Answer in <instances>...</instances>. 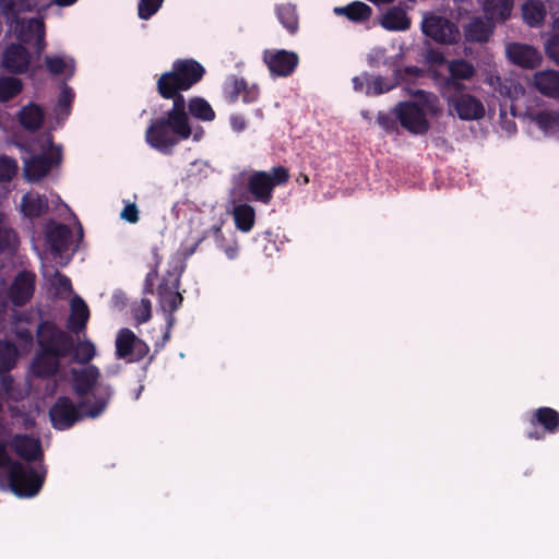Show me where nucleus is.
<instances>
[{
  "instance_id": "42",
  "label": "nucleus",
  "mask_w": 559,
  "mask_h": 559,
  "mask_svg": "<svg viewBox=\"0 0 559 559\" xmlns=\"http://www.w3.org/2000/svg\"><path fill=\"white\" fill-rule=\"evenodd\" d=\"M164 0H140L138 15L141 20H148L162 8Z\"/></svg>"
},
{
  "instance_id": "45",
  "label": "nucleus",
  "mask_w": 559,
  "mask_h": 559,
  "mask_svg": "<svg viewBox=\"0 0 559 559\" xmlns=\"http://www.w3.org/2000/svg\"><path fill=\"white\" fill-rule=\"evenodd\" d=\"M45 64H46L48 72L53 75H60V74L64 73V71L67 69L66 61L61 57H58V56H52V57L47 56L45 58Z\"/></svg>"
},
{
  "instance_id": "10",
  "label": "nucleus",
  "mask_w": 559,
  "mask_h": 559,
  "mask_svg": "<svg viewBox=\"0 0 559 559\" xmlns=\"http://www.w3.org/2000/svg\"><path fill=\"white\" fill-rule=\"evenodd\" d=\"M530 424L533 427L526 432L531 440H544L546 435L559 432V412L548 406H542L532 412Z\"/></svg>"
},
{
  "instance_id": "47",
  "label": "nucleus",
  "mask_w": 559,
  "mask_h": 559,
  "mask_svg": "<svg viewBox=\"0 0 559 559\" xmlns=\"http://www.w3.org/2000/svg\"><path fill=\"white\" fill-rule=\"evenodd\" d=\"M397 118L393 117L390 114L379 111L377 115L378 124L388 133H393L397 131Z\"/></svg>"
},
{
  "instance_id": "58",
  "label": "nucleus",
  "mask_w": 559,
  "mask_h": 559,
  "mask_svg": "<svg viewBox=\"0 0 559 559\" xmlns=\"http://www.w3.org/2000/svg\"><path fill=\"white\" fill-rule=\"evenodd\" d=\"M16 337L19 341L26 345H32L34 342V335L29 329L22 328L16 331Z\"/></svg>"
},
{
  "instance_id": "5",
  "label": "nucleus",
  "mask_w": 559,
  "mask_h": 559,
  "mask_svg": "<svg viewBox=\"0 0 559 559\" xmlns=\"http://www.w3.org/2000/svg\"><path fill=\"white\" fill-rule=\"evenodd\" d=\"M179 276L169 272L157 287L160 307L164 311L168 312V317L163 337L159 342L155 343V352L163 348L170 338V330L175 323L174 312L181 306L183 300L179 293Z\"/></svg>"
},
{
  "instance_id": "27",
  "label": "nucleus",
  "mask_w": 559,
  "mask_h": 559,
  "mask_svg": "<svg viewBox=\"0 0 559 559\" xmlns=\"http://www.w3.org/2000/svg\"><path fill=\"white\" fill-rule=\"evenodd\" d=\"M21 209L28 218H37L48 210V199L38 193H26L22 197Z\"/></svg>"
},
{
  "instance_id": "1",
  "label": "nucleus",
  "mask_w": 559,
  "mask_h": 559,
  "mask_svg": "<svg viewBox=\"0 0 559 559\" xmlns=\"http://www.w3.org/2000/svg\"><path fill=\"white\" fill-rule=\"evenodd\" d=\"M90 319V309L86 302L75 295L70 300V314L67 320V330L60 328L52 320H41L36 328V344L34 357L31 361V372L35 378L48 380L59 374L62 361L85 365L96 356L95 344L88 340L75 341L73 334L79 335L85 331Z\"/></svg>"
},
{
  "instance_id": "17",
  "label": "nucleus",
  "mask_w": 559,
  "mask_h": 559,
  "mask_svg": "<svg viewBox=\"0 0 559 559\" xmlns=\"http://www.w3.org/2000/svg\"><path fill=\"white\" fill-rule=\"evenodd\" d=\"M86 367L82 369L72 370V388L79 397H84L97 389V381L100 377V371L95 365L85 364ZM102 383H99L100 385Z\"/></svg>"
},
{
  "instance_id": "14",
  "label": "nucleus",
  "mask_w": 559,
  "mask_h": 559,
  "mask_svg": "<svg viewBox=\"0 0 559 559\" xmlns=\"http://www.w3.org/2000/svg\"><path fill=\"white\" fill-rule=\"evenodd\" d=\"M263 59L272 74L283 78L290 75L299 63L296 52L284 49L276 51L265 50Z\"/></svg>"
},
{
  "instance_id": "50",
  "label": "nucleus",
  "mask_w": 559,
  "mask_h": 559,
  "mask_svg": "<svg viewBox=\"0 0 559 559\" xmlns=\"http://www.w3.org/2000/svg\"><path fill=\"white\" fill-rule=\"evenodd\" d=\"M260 97V88L257 84L249 85L246 81V87L241 91L242 102L246 104L254 103Z\"/></svg>"
},
{
  "instance_id": "52",
  "label": "nucleus",
  "mask_w": 559,
  "mask_h": 559,
  "mask_svg": "<svg viewBox=\"0 0 559 559\" xmlns=\"http://www.w3.org/2000/svg\"><path fill=\"white\" fill-rule=\"evenodd\" d=\"M16 460H12L8 452V444L0 441V469H9L12 467Z\"/></svg>"
},
{
  "instance_id": "6",
  "label": "nucleus",
  "mask_w": 559,
  "mask_h": 559,
  "mask_svg": "<svg viewBox=\"0 0 559 559\" xmlns=\"http://www.w3.org/2000/svg\"><path fill=\"white\" fill-rule=\"evenodd\" d=\"M289 180V171L284 166H276L270 173L263 170L253 171L247 182V189L254 201L269 204L273 199L276 186H283Z\"/></svg>"
},
{
  "instance_id": "13",
  "label": "nucleus",
  "mask_w": 559,
  "mask_h": 559,
  "mask_svg": "<svg viewBox=\"0 0 559 559\" xmlns=\"http://www.w3.org/2000/svg\"><path fill=\"white\" fill-rule=\"evenodd\" d=\"M13 21L15 22L14 31L20 44H33L36 52L41 53L46 47L45 23L36 17H32L27 22L20 17Z\"/></svg>"
},
{
  "instance_id": "54",
  "label": "nucleus",
  "mask_w": 559,
  "mask_h": 559,
  "mask_svg": "<svg viewBox=\"0 0 559 559\" xmlns=\"http://www.w3.org/2000/svg\"><path fill=\"white\" fill-rule=\"evenodd\" d=\"M230 128L233 131L239 133L247 128V120L242 115H231L229 118Z\"/></svg>"
},
{
  "instance_id": "55",
  "label": "nucleus",
  "mask_w": 559,
  "mask_h": 559,
  "mask_svg": "<svg viewBox=\"0 0 559 559\" xmlns=\"http://www.w3.org/2000/svg\"><path fill=\"white\" fill-rule=\"evenodd\" d=\"M369 81H370V75L368 73H362L361 75H358V76H354L352 82H353V87L356 92H362L364 91V87L365 85L368 86L369 84Z\"/></svg>"
},
{
  "instance_id": "31",
  "label": "nucleus",
  "mask_w": 559,
  "mask_h": 559,
  "mask_svg": "<svg viewBox=\"0 0 559 559\" xmlns=\"http://www.w3.org/2000/svg\"><path fill=\"white\" fill-rule=\"evenodd\" d=\"M19 247V237L8 218L0 213V252H14Z\"/></svg>"
},
{
  "instance_id": "2",
  "label": "nucleus",
  "mask_w": 559,
  "mask_h": 559,
  "mask_svg": "<svg viewBox=\"0 0 559 559\" xmlns=\"http://www.w3.org/2000/svg\"><path fill=\"white\" fill-rule=\"evenodd\" d=\"M192 129L186 111V99L177 98L164 116L151 121L145 131V141L154 150L170 155L181 140L191 136Z\"/></svg>"
},
{
  "instance_id": "8",
  "label": "nucleus",
  "mask_w": 559,
  "mask_h": 559,
  "mask_svg": "<svg viewBox=\"0 0 559 559\" xmlns=\"http://www.w3.org/2000/svg\"><path fill=\"white\" fill-rule=\"evenodd\" d=\"M421 31L424 35L440 45H455L461 39L459 26L445 16L438 14L426 15L421 22Z\"/></svg>"
},
{
  "instance_id": "36",
  "label": "nucleus",
  "mask_w": 559,
  "mask_h": 559,
  "mask_svg": "<svg viewBox=\"0 0 559 559\" xmlns=\"http://www.w3.org/2000/svg\"><path fill=\"white\" fill-rule=\"evenodd\" d=\"M535 121L546 133H559V111L542 110L536 115Z\"/></svg>"
},
{
  "instance_id": "12",
  "label": "nucleus",
  "mask_w": 559,
  "mask_h": 559,
  "mask_svg": "<svg viewBox=\"0 0 559 559\" xmlns=\"http://www.w3.org/2000/svg\"><path fill=\"white\" fill-rule=\"evenodd\" d=\"M115 345L117 357L129 361H140L150 352L148 345L128 328L118 331Z\"/></svg>"
},
{
  "instance_id": "7",
  "label": "nucleus",
  "mask_w": 559,
  "mask_h": 559,
  "mask_svg": "<svg viewBox=\"0 0 559 559\" xmlns=\"http://www.w3.org/2000/svg\"><path fill=\"white\" fill-rule=\"evenodd\" d=\"M8 479L10 489L16 497L32 498L40 491L45 472L40 473L29 464L16 461L8 472Z\"/></svg>"
},
{
  "instance_id": "22",
  "label": "nucleus",
  "mask_w": 559,
  "mask_h": 559,
  "mask_svg": "<svg viewBox=\"0 0 559 559\" xmlns=\"http://www.w3.org/2000/svg\"><path fill=\"white\" fill-rule=\"evenodd\" d=\"M534 86L544 96L559 98V71L544 70L534 74Z\"/></svg>"
},
{
  "instance_id": "38",
  "label": "nucleus",
  "mask_w": 559,
  "mask_h": 559,
  "mask_svg": "<svg viewBox=\"0 0 559 559\" xmlns=\"http://www.w3.org/2000/svg\"><path fill=\"white\" fill-rule=\"evenodd\" d=\"M246 87V80L243 78H237L235 75L229 76L224 83L223 93L225 99L229 104H234L241 96V91Z\"/></svg>"
},
{
  "instance_id": "49",
  "label": "nucleus",
  "mask_w": 559,
  "mask_h": 559,
  "mask_svg": "<svg viewBox=\"0 0 559 559\" xmlns=\"http://www.w3.org/2000/svg\"><path fill=\"white\" fill-rule=\"evenodd\" d=\"M73 98H74L73 90L71 87H69L68 85H63L61 88V92L58 96V107L61 110L69 111L71 104L73 102Z\"/></svg>"
},
{
  "instance_id": "29",
  "label": "nucleus",
  "mask_w": 559,
  "mask_h": 559,
  "mask_svg": "<svg viewBox=\"0 0 559 559\" xmlns=\"http://www.w3.org/2000/svg\"><path fill=\"white\" fill-rule=\"evenodd\" d=\"M546 14V7L539 0H527L522 5L523 20L531 27H537L542 25Z\"/></svg>"
},
{
  "instance_id": "43",
  "label": "nucleus",
  "mask_w": 559,
  "mask_h": 559,
  "mask_svg": "<svg viewBox=\"0 0 559 559\" xmlns=\"http://www.w3.org/2000/svg\"><path fill=\"white\" fill-rule=\"evenodd\" d=\"M51 286L55 288L57 295L72 293L71 280L59 271H55Z\"/></svg>"
},
{
  "instance_id": "25",
  "label": "nucleus",
  "mask_w": 559,
  "mask_h": 559,
  "mask_svg": "<svg viewBox=\"0 0 559 559\" xmlns=\"http://www.w3.org/2000/svg\"><path fill=\"white\" fill-rule=\"evenodd\" d=\"M71 236L70 227L64 224L53 226L46 234L47 242L55 253H62L68 250Z\"/></svg>"
},
{
  "instance_id": "20",
  "label": "nucleus",
  "mask_w": 559,
  "mask_h": 559,
  "mask_svg": "<svg viewBox=\"0 0 559 559\" xmlns=\"http://www.w3.org/2000/svg\"><path fill=\"white\" fill-rule=\"evenodd\" d=\"M495 23L487 17L474 16L464 25L463 32L467 43L485 44L489 41L495 31Z\"/></svg>"
},
{
  "instance_id": "53",
  "label": "nucleus",
  "mask_w": 559,
  "mask_h": 559,
  "mask_svg": "<svg viewBox=\"0 0 559 559\" xmlns=\"http://www.w3.org/2000/svg\"><path fill=\"white\" fill-rule=\"evenodd\" d=\"M426 60L431 64L441 66L445 62V57L439 49L429 48L426 52Z\"/></svg>"
},
{
  "instance_id": "28",
  "label": "nucleus",
  "mask_w": 559,
  "mask_h": 559,
  "mask_svg": "<svg viewBox=\"0 0 559 559\" xmlns=\"http://www.w3.org/2000/svg\"><path fill=\"white\" fill-rule=\"evenodd\" d=\"M335 14L344 15L352 22H365L370 19L372 9L370 5L361 1H353L345 7H336Z\"/></svg>"
},
{
  "instance_id": "3",
  "label": "nucleus",
  "mask_w": 559,
  "mask_h": 559,
  "mask_svg": "<svg viewBox=\"0 0 559 559\" xmlns=\"http://www.w3.org/2000/svg\"><path fill=\"white\" fill-rule=\"evenodd\" d=\"M111 396L112 389L109 384L97 386L93 392L92 405L86 400L75 405L70 397L59 396L49 409L51 425L57 430H66L84 417L96 418L105 412Z\"/></svg>"
},
{
  "instance_id": "19",
  "label": "nucleus",
  "mask_w": 559,
  "mask_h": 559,
  "mask_svg": "<svg viewBox=\"0 0 559 559\" xmlns=\"http://www.w3.org/2000/svg\"><path fill=\"white\" fill-rule=\"evenodd\" d=\"M31 63V55L22 44L9 45L2 58L3 68L14 74H22L28 70Z\"/></svg>"
},
{
  "instance_id": "64",
  "label": "nucleus",
  "mask_w": 559,
  "mask_h": 559,
  "mask_svg": "<svg viewBox=\"0 0 559 559\" xmlns=\"http://www.w3.org/2000/svg\"><path fill=\"white\" fill-rule=\"evenodd\" d=\"M552 35H559V16L555 19L554 21V34Z\"/></svg>"
},
{
  "instance_id": "30",
  "label": "nucleus",
  "mask_w": 559,
  "mask_h": 559,
  "mask_svg": "<svg viewBox=\"0 0 559 559\" xmlns=\"http://www.w3.org/2000/svg\"><path fill=\"white\" fill-rule=\"evenodd\" d=\"M235 226L242 233H249L255 222V211L247 203L236 205L233 211Z\"/></svg>"
},
{
  "instance_id": "51",
  "label": "nucleus",
  "mask_w": 559,
  "mask_h": 559,
  "mask_svg": "<svg viewBox=\"0 0 559 559\" xmlns=\"http://www.w3.org/2000/svg\"><path fill=\"white\" fill-rule=\"evenodd\" d=\"M120 217L128 223L135 224L139 222V210L134 203H128L121 211Z\"/></svg>"
},
{
  "instance_id": "48",
  "label": "nucleus",
  "mask_w": 559,
  "mask_h": 559,
  "mask_svg": "<svg viewBox=\"0 0 559 559\" xmlns=\"http://www.w3.org/2000/svg\"><path fill=\"white\" fill-rule=\"evenodd\" d=\"M547 57L559 66V35H551L545 44Z\"/></svg>"
},
{
  "instance_id": "15",
  "label": "nucleus",
  "mask_w": 559,
  "mask_h": 559,
  "mask_svg": "<svg viewBox=\"0 0 559 559\" xmlns=\"http://www.w3.org/2000/svg\"><path fill=\"white\" fill-rule=\"evenodd\" d=\"M9 445L11 450L27 464L43 461L44 453L40 440L26 433L14 435Z\"/></svg>"
},
{
  "instance_id": "18",
  "label": "nucleus",
  "mask_w": 559,
  "mask_h": 559,
  "mask_svg": "<svg viewBox=\"0 0 559 559\" xmlns=\"http://www.w3.org/2000/svg\"><path fill=\"white\" fill-rule=\"evenodd\" d=\"M35 275L31 272H20L9 288V298L16 307L26 305L34 295Z\"/></svg>"
},
{
  "instance_id": "23",
  "label": "nucleus",
  "mask_w": 559,
  "mask_h": 559,
  "mask_svg": "<svg viewBox=\"0 0 559 559\" xmlns=\"http://www.w3.org/2000/svg\"><path fill=\"white\" fill-rule=\"evenodd\" d=\"M17 120L25 130L35 132L41 128L45 112L39 105L29 103L20 109Z\"/></svg>"
},
{
  "instance_id": "34",
  "label": "nucleus",
  "mask_w": 559,
  "mask_h": 559,
  "mask_svg": "<svg viewBox=\"0 0 559 559\" xmlns=\"http://www.w3.org/2000/svg\"><path fill=\"white\" fill-rule=\"evenodd\" d=\"M19 356L17 347L14 343L0 340V373H8L15 367Z\"/></svg>"
},
{
  "instance_id": "40",
  "label": "nucleus",
  "mask_w": 559,
  "mask_h": 559,
  "mask_svg": "<svg viewBox=\"0 0 559 559\" xmlns=\"http://www.w3.org/2000/svg\"><path fill=\"white\" fill-rule=\"evenodd\" d=\"M27 7V0H0V11L12 21Z\"/></svg>"
},
{
  "instance_id": "24",
  "label": "nucleus",
  "mask_w": 559,
  "mask_h": 559,
  "mask_svg": "<svg viewBox=\"0 0 559 559\" xmlns=\"http://www.w3.org/2000/svg\"><path fill=\"white\" fill-rule=\"evenodd\" d=\"M514 0H484L483 11L487 20L503 23L510 19Z\"/></svg>"
},
{
  "instance_id": "39",
  "label": "nucleus",
  "mask_w": 559,
  "mask_h": 559,
  "mask_svg": "<svg viewBox=\"0 0 559 559\" xmlns=\"http://www.w3.org/2000/svg\"><path fill=\"white\" fill-rule=\"evenodd\" d=\"M209 237H213L217 247L223 248V242H224L225 238L223 235L222 226L213 225L210 229L205 230L203 233V235L200 238H198L189 249H186L185 255L186 257L192 255L195 252L199 245Z\"/></svg>"
},
{
  "instance_id": "44",
  "label": "nucleus",
  "mask_w": 559,
  "mask_h": 559,
  "mask_svg": "<svg viewBox=\"0 0 559 559\" xmlns=\"http://www.w3.org/2000/svg\"><path fill=\"white\" fill-rule=\"evenodd\" d=\"M393 88L392 84L386 83V81L382 76H376L372 81H369V84L366 88L367 95H380L386 93Z\"/></svg>"
},
{
  "instance_id": "62",
  "label": "nucleus",
  "mask_w": 559,
  "mask_h": 559,
  "mask_svg": "<svg viewBox=\"0 0 559 559\" xmlns=\"http://www.w3.org/2000/svg\"><path fill=\"white\" fill-rule=\"evenodd\" d=\"M405 72L412 75H419L421 70L418 67H406Z\"/></svg>"
},
{
  "instance_id": "21",
  "label": "nucleus",
  "mask_w": 559,
  "mask_h": 559,
  "mask_svg": "<svg viewBox=\"0 0 559 559\" xmlns=\"http://www.w3.org/2000/svg\"><path fill=\"white\" fill-rule=\"evenodd\" d=\"M508 56L514 64L526 69H534L542 60L538 50L525 44H513L509 46Z\"/></svg>"
},
{
  "instance_id": "26",
  "label": "nucleus",
  "mask_w": 559,
  "mask_h": 559,
  "mask_svg": "<svg viewBox=\"0 0 559 559\" xmlns=\"http://www.w3.org/2000/svg\"><path fill=\"white\" fill-rule=\"evenodd\" d=\"M381 25L388 31H406L411 27V19L401 7H391L383 14Z\"/></svg>"
},
{
  "instance_id": "4",
  "label": "nucleus",
  "mask_w": 559,
  "mask_h": 559,
  "mask_svg": "<svg viewBox=\"0 0 559 559\" xmlns=\"http://www.w3.org/2000/svg\"><path fill=\"white\" fill-rule=\"evenodd\" d=\"M204 67L194 59H177L171 70L164 72L156 82V91L164 99H186L182 92L190 90L202 80Z\"/></svg>"
},
{
  "instance_id": "16",
  "label": "nucleus",
  "mask_w": 559,
  "mask_h": 559,
  "mask_svg": "<svg viewBox=\"0 0 559 559\" xmlns=\"http://www.w3.org/2000/svg\"><path fill=\"white\" fill-rule=\"evenodd\" d=\"M449 106L461 120H478L485 116V107L480 99L471 94H460L449 99Z\"/></svg>"
},
{
  "instance_id": "59",
  "label": "nucleus",
  "mask_w": 559,
  "mask_h": 559,
  "mask_svg": "<svg viewBox=\"0 0 559 559\" xmlns=\"http://www.w3.org/2000/svg\"><path fill=\"white\" fill-rule=\"evenodd\" d=\"M13 379L9 374H4L1 379L0 386L4 393H9L12 390Z\"/></svg>"
},
{
  "instance_id": "46",
  "label": "nucleus",
  "mask_w": 559,
  "mask_h": 559,
  "mask_svg": "<svg viewBox=\"0 0 559 559\" xmlns=\"http://www.w3.org/2000/svg\"><path fill=\"white\" fill-rule=\"evenodd\" d=\"M134 319L141 324L147 322L152 317V304L148 298H142L141 305L134 310Z\"/></svg>"
},
{
  "instance_id": "41",
  "label": "nucleus",
  "mask_w": 559,
  "mask_h": 559,
  "mask_svg": "<svg viewBox=\"0 0 559 559\" xmlns=\"http://www.w3.org/2000/svg\"><path fill=\"white\" fill-rule=\"evenodd\" d=\"M17 163L14 158L0 155V182L11 181L17 174Z\"/></svg>"
},
{
  "instance_id": "57",
  "label": "nucleus",
  "mask_w": 559,
  "mask_h": 559,
  "mask_svg": "<svg viewBox=\"0 0 559 559\" xmlns=\"http://www.w3.org/2000/svg\"><path fill=\"white\" fill-rule=\"evenodd\" d=\"M462 80L459 79H452L451 76H448L444 81V85L447 88L452 90L456 93L463 94V90L465 88V85L461 82Z\"/></svg>"
},
{
  "instance_id": "9",
  "label": "nucleus",
  "mask_w": 559,
  "mask_h": 559,
  "mask_svg": "<svg viewBox=\"0 0 559 559\" xmlns=\"http://www.w3.org/2000/svg\"><path fill=\"white\" fill-rule=\"evenodd\" d=\"M49 150L34 155L24 164L25 177L28 181L36 182L45 178L49 171L61 163V147H55L52 139H48Z\"/></svg>"
},
{
  "instance_id": "37",
  "label": "nucleus",
  "mask_w": 559,
  "mask_h": 559,
  "mask_svg": "<svg viewBox=\"0 0 559 559\" xmlns=\"http://www.w3.org/2000/svg\"><path fill=\"white\" fill-rule=\"evenodd\" d=\"M23 84L20 79L13 76L0 78V102L5 103L21 93Z\"/></svg>"
},
{
  "instance_id": "11",
  "label": "nucleus",
  "mask_w": 559,
  "mask_h": 559,
  "mask_svg": "<svg viewBox=\"0 0 559 559\" xmlns=\"http://www.w3.org/2000/svg\"><path fill=\"white\" fill-rule=\"evenodd\" d=\"M394 112L401 126L413 134H425L430 124L424 109L415 102L399 103Z\"/></svg>"
},
{
  "instance_id": "61",
  "label": "nucleus",
  "mask_w": 559,
  "mask_h": 559,
  "mask_svg": "<svg viewBox=\"0 0 559 559\" xmlns=\"http://www.w3.org/2000/svg\"><path fill=\"white\" fill-rule=\"evenodd\" d=\"M78 0H53L58 7H70L74 4Z\"/></svg>"
},
{
  "instance_id": "60",
  "label": "nucleus",
  "mask_w": 559,
  "mask_h": 559,
  "mask_svg": "<svg viewBox=\"0 0 559 559\" xmlns=\"http://www.w3.org/2000/svg\"><path fill=\"white\" fill-rule=\"evenodd\" d=\"M224 250H225V253L228 257V259H235L237 257V254H238V248L237 247H227Z\"/></svg>"
},
{
  "instance_id": "32",
  "label": "nucleus",
  "mask_w": 559,
  "mask_h": 559,
  "mask_svg": "<svg viewBox=\"0 0 559 559\" xmlns=\"http://www.w3.org/2000/svg\"><path fill=\"white\" fill-rule=\"evenodd\" d=\"M187 108L192 117L202 121H213L216 116L210 103L203 97L190 98L188 103L186 102Z\"/></svg>"
},
{
  "instance_id": "63",
  "label": "nucleus",
  "mask_w": 559,
  "mask_h": 559,
  "mask_svg": "<svg viewBox=\"0 0 559 559\" xmlns=\"http://www.w3.org/2000/svg\"><path fill=\"white\" fill-rule=\"evenodd\" d=\"M297 182L301 183V185H307L309 182V178H308V176L306 174H300L297 177Z\"/></svg>"
},
{
  "instance_id": "33",
  "label": "nucleus",
  "mask_w": 559,
  "mask_h": 559,
  "mask_svg": "<svg viewBox=\"0 0 559 559\" xmlns=\"http://www.w3.org/2000/svg\"><path fill=\"white\" fill-rule=\"evenodd\" d=\"M276 15L281 24L289 32V34L294 35L297 33L299 28V21L295 5L290 3L277 5Z\"/></svg>"
},
{
  "instance_id": "35",
  "label": "nucleus",
  "mask_w": 559,
  "mask_h": 559,
  "mask_svg": "<svg viewBox=\"0 0 559 559\" xmlns=\"http://www.w3.org/2000/svg\"><path fill=\"white\" fill-rule=\"evenodd\" d=\"M449 76L459 80H471L476 70L474 66L465 59H454L448 64Z\"/></svg>"
},
{
  "instance_id": "56",
  "label": "nucleus",
  "mask_w": 559,
  "mask_h": 559,
  "mask_svg": "<svg viewBox=\"0 0 559 559\" xmlns=\"http://www.w3.org/2000/svg\"><path fill=\"white\" fill-rule=\"evenodd\" d=\"M158 272L157 267L150 271L145 276V284H144V293L145 294H153L154 293V280L157 277Z\"/></svg>"
}]
</instances>
